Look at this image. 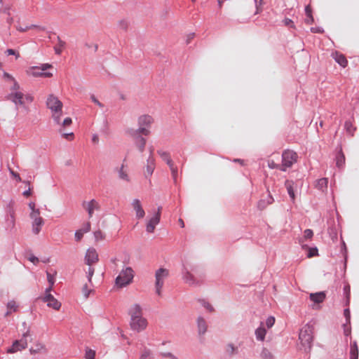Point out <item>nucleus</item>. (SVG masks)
<instances>
[{
	"label": "nucleus",
	"instance_id": "nucleus-40",
	"mask_svg": "<svg viewBox=\"0 0 359 359\" xmlns=\"http://www.w3.org/2000/svg\"><path fill=\"white\" fill-rule=\"evenodd\" d=\"M95 355V351L90 349V348L86 349V353H85L86 359H94Z\"/></svg>",
	"mask_w": 359,
	"mask_h": 359
},
{
	"label": "nucleus",
	"instance_id": "nucleus-34",
	"mask_svg": "<svg viewBox=\"0 0 359 359\" xmlns=\"http://www.w3.org/2000/svg\"><path fill=\"white\" fill-rule=\"evenodd\" d=\"M57 44L54 46V50L55 54L60 55L65 46V42L62 41L60 36L57 37Z\"/></svg>",
	"mask_w": 359,
	"mask_h": 359
},
{
	"label": "nucleus",
	"instance_id": "nucleus-61",
	"mask_svg": "<svg viewBox=\"0 0 359 359\" xmlns=\"http://www.w3.org/2000/svg\"><path fill=\"white\" fill-rule=\"evenodd\" d=\"M6 53L8 55H15L16 58H18L20 57V54L16 53V51L13 49H7Z\"/></svg>",
	"mask_w": 359,
	"mask_h": 359
},
{
	"label": "nucleus",
	"instance_id": "nucleus-31",
	"mask_svg": "<svg viewBox=\"0 0 359 359\" xmlns=\"http://www.w3.org/2000/svg\"><path fill=\"white\" fill-rule=\"evenodd\" d=\"M158 154L161 156V158L166 162L168 165H170L173 163L172 159L170 158V154L167 151L159 149L157 151Z\"/></svg>",
	"mask_w": 359,
	"mask_h": 359
},
{
	"label": "nucleus",
	"instance_id": "nucleus-2",
	"mask_svg": "<svg viewBox=\"0 0 359 359\" xmlns=\"http://www.w3.org/2000/svg\"><path fill=\"white\" fill-rule=\"evenodd\" d=\"M313 326L311 324H306L304 326L299 335V339L301 341L302 346H303L304 351L309 352L311 350L313 342Z\"/></svg>",
	"mask_w": 359,
	"mask_h": 359
},
{
	"label": "nucleus",
	"instance_id": "nucleus-22",
	"mask_svg": "<svg viewBox=\"0 0 359 359\" xmlns=\"http://www.w3.org/2000/svg\"><path fill=\"white\" fill-rule=\"evenodd\" d=\"M326 294L324 292H319L316 293H311L309 298L314 304H320L324 302Z\"/></svg>",
	"mask_w": 359,
	"mask_h": 359
},
{
	"label": "nucleus",
	"instance_id": "nucleus-52",
	"mask_svg": "<svg viewBox=\"0 0 359 359\" xmlns=\"http://www.w3.org/2000/svg\"><path fill=\"white\" fill-rule=\"evenodd\" d=\"M82 292L85 298L87 299L89 297L91 290L88 289V285L86 284L82 288Z\"/></svg>",
	"mask_w": 359,
	"mask_h": 359
},
{
	"label": "nucleus",
	"instance_id": "nucleus-62",
	"mask_svg": "<svg viewBox=\"0 0 359 359\" xmlns=\"http://www.w3.org/2000/svg\"><path fill=\"white\" fill-rule=\"evenodd\" d=\"M80 229H81V231L84 233H87L88 231H90V222H86L82 228H81Z\"/></svg>",
	"mask_w": 359,
	"mask_h": 359
},
{
	"label": "nucleus",
	"instance_id": "nucleus-36",
	"mask_svg": "<svg viewBox=\"0 0 359 359\" xmlns=\"http://www.w3.org/2000/svg\"><path fill=\"white\" fill-rule=\"evenodd\" d=\"M226 352L229 356L231 357L238 353V347L234 346L233 344H229L226 347Z\"/></svg>",
	"mask_w": 359,
	"mask_h": 359
},
{
	"label": "nucleus",
	"instance_id": "nucleus-17",
	"mask_svg": "<svg viewBox=\"0 0 359 359\" xmlns=\"http://www.w3.org/2000/svg\"><path fill=\"white\" fill-rule=\"evenodd\" d=\"M132 206L135 211L136 217L137 219H142L145 215V212L142 207L140 201L139 199H134L132 202Z\"/></svg>",
	"mask_w": 359,
	"mask_h": 359
},
{
	"label": "nucleus",
	"instance_id": "nucleus-53",
	"mask_svg": "<svg viewBox=\"0 0 359 359\" xmlns=\"http://www.w3.org/2000/svg\"><path fill=\"white\" fill-rule=\"evenodd\" d=\"M305 13L308 18H310L311 22H313V18L312 16V11L309 6H306Z\"/></svg>",
	"mask_w": 359,
	"mask_h": 359
},
{
	"label": "nucleus",
	"instance_id": "nucleus-12",
	"mask_svg": "<svg viewBox=\"0 0 359 359\" xmlns=\"http://www.w3.org/2000/svg\"><path fill=\"white\" fill-rule=\"evenodd\" d=\"M82 206L87 211L89 218L93 217L95 210L98 211L100 210V205L95 199H92L88 202L83 201Z\"/></svg>",
	"mask_w": 359,
	"mask_h": 359
},
{
	"label": "nucleus",
	"instance_id": "nucleus-3",
	"mask_svg": "<svg viewBox=\"0 0 359 359\" xmlns=\"http://www.w3.org/2000/svg\"><path fill=\"white\" fill-rule=\"evenodd\" d=\"M6 99L11 102H12L15 105L17 109H19L20 107H22L27 109L25 107V103L32 102L33 101V97L30 94H24L22 91H15V93H9Z\"/></svg>",
	"mask_w": 359,
	"mask_h": 359
},
{
	"label": "nucleus",
	"instance_id": "nucleus-51",
	"mask_svg": "<svg viewBox=\"0 0 359 359\" xmlns=\"http://www.w3.org/2000/svg\"><path fill=\"white\" fill-rule=\"evenodd\" d=\"M118 26L120 29L126 30L128 27V22L125 20H121L118 21Z\"/></svg>",
	"mask_w": 359,
	"mask_h": 359
},
{
	"label": "nucleus",
	"instance_id": "nucleus-42",
	"mask_svg": "<svg viewBox=\"0 0 359 359\" xmlns=\"http://www.w3.org/2000/svg\"><path fill=\"white\" fill-rule=\"evenodd\" d=\"M15 91H21L20 86L15 79L13 81V86L10 88V93H15Z\"/></svg>",
	"mask_w": 359,
	"mask_h": 359
},
{
	"label": "nucleus",
	"instance_id": "nucleus-58",
	"mask_svg": "<svg viewBox=\"0 0 359 359\" xmlns=\"http://www.w3.org/2000/svg\"><path fill=\"white\" fill-rule=\"evenodd\" d=\"M268 165L271 169L276 168L280 170V167H281V165L276 163L273 161H269Z\"/></svg>",
	"mask_w": 359,
	"mask_h": 359
},
{
	"label": "nucleus",
	"instance_id": "nucleus-50",
	"mask_svg": "<svg viewBox=\"0 0 359 359\" xmlns=\"http://www.w3.org/2000/svg\"><path fill=\"white\" fill-rule=\"evenodd\" d=\"M161 355L166 359H178L177 356L169 352L161 353Z\"/></svg>",
	"mask_w": 359,
	"mask_h": 359
},
{
	"label": "nucleus",
	"instance_id": "nucleus-44",
	"mask_svg": "<svg viewBox=\"0 0 359 359\" xmlns=\"http://www.w3.org/2000/svg\"><path fill=\"white\" fill-rule=\"evenodd\" d=\"M94 236L97 241H98L100 240H103L104 238V235L102 233V231L100 230H97V231H95Z\"/></svg>",
	"mask_w": 359,
	"mask_h": 359
},
{
	"label": "nucleus",
	"instance_id": "nucleus-21",
	"mask_svg": "<svg viewBox=\"0 0 359 359\" xmlns=\"http://www.w3.org/2000/svg\"><path fill=\"white\" fill-rule=\"evenodd\" d=\"M274 199L273 196L269 194L265 199H261L257 203V208L260 210H264L269 205L273 203Z\"/></svg>",
	"mask_w": 359,
	"mask_h": 359
},
{
	"label": "nucleus",
	"instance_id": "nucleus-59",
	"mask_svg": "<svg viewBox=\"0 0 359 359\" xmlns=\"http://www.w3.org/2000/svg\"><path fill=\"white\" fill-rule=\"evenodd\" d=\"M28 259L35 265H36L39 262L38 257H36L32 254L29 255V256L28 257Z\"/></svg>",
	"mask_w": 359,
	"mask_h": 359
},
{
	"label": "nucleus",
	"instance_id": "nucleus-14",
	"mask_svg": "<svg viewBox=\"0 0 359 359\" xmlns=\"http://www.w3.org/2000/svg\"><path fill=\"white\" fill-rule=\"evenodd\" d=\"M98 261V254L95 249L90 248H89L85 256L86 264L91 266L93 264L96 263Z\"/></svg>",
	"mask_w": 359,
	"mask_h": 359
},
{
	"label": "nucleus",
	"instance_id": "nucleus-35",
	"mask_svg": "<svg viewBox=\"0 0 359 359\" xmlns=\"http://www.w3.org/2000/svg\"><path fill=\"white\" fill-rule=\"evenodd\" d=\"M328 180L327 178H321L316 182V187L318 189L324 191L327 189Z\"/></svg>",
	"mask_w": 359,
	"mask_h": 359
},
{
	"label": "nucleus",
	"instance_id": "nucleus-15",
	"mask_svg": "<svg viewBox=\"0 0 359 359\" xmlns=\"http://www.w3.org/2000/svg\"><path fill=\"white\" fill-rule=\"evenodd\" d=\"M43 301L47 303V306L55 310H59L61 304L52 294H47L43 297Z\"/></svg>",
	"mask_w": 359,
	"mask_h": 359
},
{
	"label": "nucleus",
	"instance_id": "nucleus-43",
	"mask_svg": "<svg viewBox=\"0 0 359 359\" xmlns=\"http://www.w3.org/2000/svg\"><path fill=\"white\" fill-rule=\"evenodd\" d=\"M55 274H56V272H55L54 274H51L50 272L46 271L48 282L51 285H53L55 283Z\"/></svg>",
	"mask_w": 359,
	"mask_h": 359
},
{
	"label": "nucleus",
	"instance_id": "nucleus-27",
	"mask_svg": "<svg viewBox=\"0 0 359 359\" xmlns=\"http://www.w3.org/2000/svg\"><path fill=\"white\" fill-rule=\"evenodd\" d=\"M332 57L334 60L341 67H345L347 65V60L344 55L339 52L332 53Z\"/></svg>",
	"mask_w": 359,
	"mask_h": 359
},
{
	"label": "nucleus",
	"instance_id": "nucleus-28",
	"mask_svg": "<svg viewBox=\"0 0 359 359\" xmlns=\"http://www.w3.org/2000/svg\"><path fill=\"white\" fill-rule=\"evenodd\" d=\"M197 325L199 334H203L207 331L206 321L203 317H198L197 319Z\"/></svg>",
	"mask_w": 359,
	"mask_h": 359
},
{
	"label": "nucleus",
	"instance_id": "nucleus-18",
	"mask_svg": "<svg viewBox=\"0 0 359 359\" xmlns=\"http://www.w3.org/2000/svg\"><path fill=\"white\" fill-rule=\"evenodd\" d=\"M155 169V159L154 156H149L147 160L145 177L151 176Z\"/></svg>",
	"mask_w": 359,
	"mask_h": 359
},
{
	"label": "nucleus",
	"instance_id": "nucleus-57",
	"mask_svg": "<svg viewBox=\"0 0 359 359\" xmlns=\"http://www.w3.org/2000/svg\"><path fill=\"white\" fill-rule=\"evenodd\" d=\"M85 233L81 231V229H79L75 232V238L77 241H79L82 238Z\"/></svg>",
	"mask_w": 359,
	"mask_h": 359
},
{
	"label": "nucleus",
	"instance_id": "nucleus-7",
	"mask_svg": "<svg viewBox=\"0 0 359 359\" xmlns=\"http://www.w3.org/2000/svg\"><path fill=\"white\" fill-rule=\"evenodd\" d=\"M196 266H191L189 269L186 264H183L182 270V278L189 285H198L201 283L200 280H197L190 271H196Z\"/></svg>",
	"mask_w": 359,
	"mask_h": 359
},
{
	"label": "nucleus",
	"instance_id": "nucleus-1",
	"mask_svg": "<svg viewBox=\"0 0 359 359\" xmlns=\"http://www.w3.org/2000/svg\"><path fill=\"white\" fill-rule=\"evenodd\" d=\"M46 106L51 111L54 122L60 124V117L62 115V102L56 96L50 95L46 100Z\"/></svg>",
	"mask_w": 359,
	"mask_h": 359
},
{
	"label": "nucleus",
	"instance_id": "nucleus-4",
	"mask_svg": "<svg viewBox=\"0 0 359 359\" xmlns=\"http://www.w3.org/2000/svg\"><path fill=\"white\" fill-rule=\"evenodd\" d=\"M134 278V271L130 266L122 269L119 275L116 278V284L121 287L129 285Z\"/></svg>",
	"mask_w": 359,
	"mask_h": 359
},
{
	"label": "nucleus",
	"instance_id": "nucleus-60",
	"mask_svg": "<svg viewBox=\"0 0 359 359\" xmlns=\"http://www.w3.org/2000/svg\"><path fill=\"white\" fill-rule=\"evenodd\" d=\"M203 307L207 309L209 312H212L214 311L213 307L211 304H210L208 302H206L205 301H203Z\"/></svg>",
	"mask_w": 359,
	"mask_h": 359
},
{
	"label": "nucleus",
	"instance_id": "nucleus-45",
	"mask_svg": "<svg viewBox=\"0 0 359 359\" xmlns=\"http://www.w3.org/2000/svg\"><path fill=\"white\" fill-rule=\"evenodd\" d=\"M316 255H318V249H317V248H309L307 257H313L316 256Z\"/></svg>",
	"mask_w": 359,
	"mask_h": 359
},
{
	"label": "nucleus",
	"instance_id": "nucleus-16",
	"mask_svg": "<svg viewBox=\"0 0 359 359\" xmlns=\"http://www.w3.org/2000/svg\"><path fill=\"white\" fill-rule=\"evenodd\" d=\"M161 217L159 213H154L153 217L149 220L147 224L146 230L149 233H153L155 230L156 226L160 222Z\"/></svg>",
	"mask_w": 359,
	"mask_h": 359
},
{
	"label": "nucleus",
	"instance_id": "nucleus-41",
	"mask_svg": "<svg viewBox=\"0 0 359 359\" xmlns=\"http://www.w3.org/2000/svg\"><path fill=\"white\" fill-rule=\"evenodd\" d=\"M168 166L170 169L172 178H173L174 181L176 182L177 176V168L176 166H175L174 163H172Z\"/></svg>",
	"mask_w": 359,
	"mask_h": 359
},
{
	"label": "nucleus",
	"instance_id": "nucleus-46",
	"mask_svg": "<svg viewBox=\"0 0 359 359\" xmlns=\"http://www.w3.org/2000/svg\"><path fill=\"white\" fill-rule=\"evenodd\" d=\"M275 323V318L269 316L266 320V325L268 328H271Z\"/></svg>",
	"mask_w": 359,
	"mask_h": 359
},
{
	"label": "nucleus",
	"instance_id": "nucleus-11",
	"mask_svg": "<svg viewBox=\"0 0 359 359\" xmlns=\"http://www.w3.org/2000/svg\"><path fill=\"white\" fill-rule=\"evenodd\" d=\"M130 326L133 330L140 332L146 329L147 326V320L143 317L130 319Z\"/></svg>",
	"mask_w": 359,
	"mask_h": 359
},
{
	"label": "nucleus",
	"instance_id": "nucleus-39",
	"mask_svg": "<svg viewBox=\"0 0 359 359\" xmlns=\"http://www.w3.org/2000/svg\"><path fill=\"white\" fill-rule=\"evenodd\" d=\"M7 309L13 312H15L18 311V305L14 300H11L8 302Z\"/></svg>",
	"mask_w": 359,
	"mask_h": 359
},
{
	"label": "nucleus",
	"instance_id": "nucleus-56",
	"mask_svg": "<svg viewBox=\"0 0 359 359\" xmlns=\"http://www.w3.org/2000/svg\"><path fill=\"white\" fill-rule=\"evenodd\" d=\"M344 315L346 318V323L350 324L351 314L349 309H345L344 311Z\"/></svg>",
	"mask_w": 359,
	"mask_h": 359
},
{
	"label": "nucleus",
	"instance_id": "nucleus-63",
	"mask_svg": "<svg viewBox=\"0 0 359 359\" xmlns=\"http://www.w3.org/2000/svg\"><path fill=\"white\" fill-rule=\"evenodd\" d=\"M283 22H284L285 26H287V27H294L293 21L292 20L289 19V18H285L284 20H283Z\"/></svg>",
	"mask_w": 359,
	"mask_h": 359
},
{
	"label": "nucleus",
	"instance_id": "nucleus-32",
	"mask_svg": "<svg viewBox=\"0 0 359 359\" xmlns=\"http://www.w3.org/2000/svg\"><path fill=\"white\" fill-rule=\"evenodd\" d=\"M345 163V156L342 152L341 148H340L337 156H336V165L339 168L344 166Z\"/></svg>",
	"mask_w": 359,
	"mask_h": 359
},
{
	"label": "nucleus",
	"instance_id": "nucleus-24",
	"mask_svg": "<svg viewBox=\"0 0 359 359\" xmlns=\"http://www.w3.org/2000/svg\"><path fill=\"white\" fill-rule=\"evenodd\" d=\"M134 139L135 144L138 150L142 153L144 150L146 145V139L141 135L131 136Z\"/></svg>",
	"mask_w": 359,
	"mask_h": 359
},
{
	"label": "nucleus",
	"instance_id": "nucleus-49",
	"mask_svg": "<svg viewBox=\"0 0 359 359\" xmlns=\"http://www.w3.org/2000/svg\"><path fill=\"white\" fill-rule=\"evenodd\" d=\"M151 351L149 350L145 349L141 356L140 359H151Z\"/></svg>",
	"mask_w": 359,
	"mask_h": 359
},
{
	"label": "nucleus",
	"instance_id": "nucleus-29",
	"mask_svg": "<svg viewBox=\"0 0 359 359\" xmlns=\"http://www.w3.org/2000/svg\"><path fill=\"white\" fill-rule=\"evenodd\" d=\"M266 334V330L263 327V324L262 323L261 325L258 328H257L255 330L256 339L258 341H262L265 339Z\"/></svg>",
	"mask_w": 359,
	"mask_h": 359
},
{
	"label": "nucleus",
	"instance_id": "nucleus-5",
	"mask_svg": "<svg viewBox=\"0 0 359 359\" xmlns=\"http://www.w3.org/2000/svg\"><path fill=\"white\" fill-rule=\"evenodd\" d=\"M29 327L22 334V337L19 340H15L13 342L11 347L7 349L8 353H14L17 351L24 350L27 346V338L30 337Z\"/></svg>",
	"mask_w": 359,
	"mask_h": 359
},
{
	"label": "nucleus",
	"instance_id": "nucleus-23",
	"mask_svg": "<svg viewBox=\"0 0 359 359\" xmlns=\"http://www.w3.org/2000/svg\"><path fill=\"white\" fill-rule=\"evenodd\" d=\"M153 118L149 115H142L138 118L139 127H150Z\"/></svg>",
	"mask_w": 359,
	"mask_h": 359
},
{
	"label": "nucleus",
	"instance_id": "nucleus-9",
	"mask_svg": "<svg viewBox=\"0 0 359 359\" xmlns=\"http://www.w3.org/2000/svg\"><path fill=\"white\" fill-rule=\"evenodd\" d=\"M297 154L292 151H285L282 154V164L280 170L286 171L296 161Z\"/></svg>",
	"mask_w": 359,
	"mask_h": 359
},
{
	"label": "nucleus",
	"instance_id": "nucleus-38",
	"mask_svg": "<svg viewBox=\"0 0 359 359\" xmlns=\"http://www.w3.org/2000/svg\"><path fill=\"white\" fill-rule=\"evenodd\" d=\"M344 127L346 129V131L347 133L351 135V136L353 135V132L355 130V128L353 126V124L351 121H346L344 124Z\"/></svg>",
	"mask_w": 359,
	"mask_h": 359
},
{
	"label": "nucleus",
	"instance_id": "nucleus-20",
	"mask_svg": "<svg viewBox=\"0 0 359 359\" xmlns=\"http://www.w3.org/2000/svg\"><path fill=\"white\" fill-rule=\"evenodd\" d=\"M129 315L130 316V319L142 317V310L141 306L137 304L133 305L129 310Z\"/></svg>",
	"mask_w": 359,
	"mask_h": 359
},
{
	"label": "nucleus",
	"instance_id": "nucleus-26",
	"mask_svg": "<svg viewBox=\"0 0 359 359\" xmlns=\"http://www.w3.org/2000/svg\"><path fill=\"white\" fill-rule=\"evenodd\" d=\"M118 177L119 180H123L126 182H129L130 181V177L128 174V171L125 169L124 165H121L119 168H117Z\"/></svg>",
	"mask_w": 359,
	"mask_h": 359
},
{
	"label": "nucleus",
	"instance_id": "nucleus-33",
	"mask_svg": "<svg viewBox=\"0 0 359 359\" xmlns=\"http://www.w3.org/2000/svg\"><path fill=\"white\" fill-rule=\"evenodd\" d=\"M293 184H294L293 182L290 181V180H286V182H285V187H286L287 193L292 201H294V198H295L294 191L293 189Z\"/></svg>",
	"mask_w": 359,
	"mask_h": 359
},
{
	"label": "nucleus",
	"instance_id": "nucleus-55",
	"mask_svg": "<svg viewBox=\"0 0 359 359\" xmlns=\"http://www.w3.org/2000/svg\"><path fill=\"white\" fill-rule=\"evenodd\" d=\"M90 99L92 102H93L95 104H97L99 107L102 108L104 107V104L101 103L94 95H90Z\"/></svg>",
	"mask_w": 359,
	"mask_h": 359
},
{
	"label": "nucleus",
	"instance_id": "nucleus-6",
	"mask_svg": "<svg viewBox=\"0 0 359 359\" xmlns=\"http://www.w3.org/2000/svg\"><path fill=\"white\" fill-rule=\"evenodd\" d=\"M169 276V271L165 268L158 269L155 273V287L156 293L158 295H161V289L164 284V280Z\"/></svg>",
	"mask_w": 359,
	"mask_h": 359
},
{
	"label": "nucleus",
	"instance_id": "nucleus-48",
	"mask_svg": "<svg viewBox=\"0 0 359 359\" xmlns=\"http://www.w3.org/2000/svg\"><path fill=\"white\" fill-rule=\"evenodd\" d=\"M72 118L69 117H67L64 119L62 123L60 122V123L59 125H61L63 128H65V127L69 126L72 124Z\"/></svg>",
	"mask_w": 359,
	"mask_h": 359
},
{
	"label": "nucleus",
	"instance_id": "nucleus-25",
	"mask_svg": "<svg viewBox=\"0 0 359 359\" xmlns=\"http://www.w3.org/2000/svg\"><path fill=\"white\" fill-rule=\"evenodd\" d=\"M313 236V232L311 229H307L304 231V236L299 238V243L302 245V248H308V246L304 244V241L307 239H311Z\"/></svg>",
	"mask_w": 359,
	"mask_h": 359
},
{
	"label": "nucleus",
	"instance_id": "nucleus-19",
	"mask_svg": "<svg viewBox=\"0 0 359 359\" xmlns=\"http://www.w3.org/2000/svg\"><path fill=\"white\" fill-rule=\"evenodd\" d=\"M149 127H139L138 129H128L127 130L128 134L130 136H137L140 135V134L147 136L149 135L150 131L148 129Z\"/></svg>",
	"mask_w": 359,
	"mask_h": 359
},
{
	"label": "nucleus",
	"instance_id": "nucleus-64",
	"mask_svg": "<svg viewBox=\"0 0 359 359\" xmlns=\"http://www.w3.org/2000/svg\"><path fill=\"white\" fill-rule=\"evenodd\" d=\"M10 173L11 175L15 178V180L18 181V182H21L22 181V179L20 177V176L19 175V174H18L17 172H14L13 170H11L10 169Z\"/></svg>",
	"mask_w": 359,
	"mask_h": 359
},
{
	"label": "nucleus",
	"instance_id": "nucleus-8",
	"mask_svg": "<svg viewBox=\"0 0 359 359\" xmlns=\"http://www.w3.org/2000/svg\"><path fill=\"white\" fill-rule=\"evenodd\" d=\"M30 218L32 219V232L37 235L41 231V227L44 224V219L40 215V210L30 212Z\"/></svg>",
	"mask_w": 359,
	"mask_h": 359
},
{
	"label": "nucleus",
	"instance_id": "nucleus-13",
	"mask_svg": "<svg viewBox=\"0 0 359 359\" xmlns=\"http://www.w3.org/2000/svg\"><path fill=\"white\" fill-rule=\"evenodd\" d=\"M14 201L11 200L7 206V214L9 215L6 219V228L7 229H12L15 226V211L13 209Z\"/></svg>",
	"mask_w": 359,
	"mask_h": 359
},
{
	"label": "nucleus",
	"instance_id": "nucleus-54",
	"mask_svg": "<svg viewBox=\"0 0 359 359\" xmlns=\"http://www.w3.org/2000/svg\"><path fill=\"white\" fill-rule=\"evenodd\" d=\"M94 272H95L94 268L91 267L90 266V267L88 268V272H87V278H88V280L89 282H91L92 277L94 274Z\"/></svg>",
	"mask_w": 359,
	"mask_h": 359
},
{
	"label": "nucleus",
	"instance_id": "nucleus-10",
	"mask_svg": "<svg viewBox=\"0 0 359 359\" xmlns=\"http://www.w3.org/2000/svg\"><path fill=\"white\" fill-rule=\"evenodd\" d=\"M51 67L49 64H43L41 67H32L29 70V74L34 77H47L52 76V74L50 72H46L45 71L48 68Z\"/></svg>",
	"mask_w": 359,
	"mask_h": 359
},
{
	"label": "nucleus",
	"instance_id": "nucleus-37",
	"mask_svg": "<svg viewBox=\"0 0 359 359\" xmlns=\"http://www.w3.org/2000/svg\"><path fill=\"white\" fill-rule=\"evenodd\" d=\"M260 355L262 359H273V354L266 348H262Z\"/></svg>",
	"mask_w": 359,
	"mask_h": 359
},
{
	"label": "nucleus",
	"instance_id": "nucleus-30",
	"mask_svg": "<svg viewBox=\"0 0 359 359\" xmlns=\"http://www.w3.org/2000/svg\"><path fill=\"white\" fill-rule=\"evenodd\" d=\"M358 348L356 341H353L351 344L350 347V359H358Z\"/></svg>",
	"mask_w": 359,
	"mask_h": 359
},
{
	"label": "nucleus",
	"instance_id": "nucleus-47",
	"mask_svg": "<svg viewBox=\"0 0 359 359\" xmlns=\"http://www.w3.org/2000/svg\"><path fill=\"white\" fill-rule=\"evenodd\" d=\"M344 292L346 297V304H348L349 303V299H350V286L349 285H345L344 287Z\"/></svg>",
	"mask_w": 359,
	"mask_h": 359
}]
</instances>
